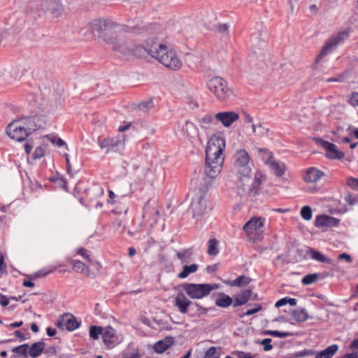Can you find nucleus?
Wrapping results in <instances>:
<instances>
[{"label":"nucleus","instance_id":"f257e3e1","mask_svg":"<svg viewBox=\"0 0 358 358\" xmlns=\"http://www.w3.org/2000/svg\"><path fill=\"white\" fill-rule=\"evenodd\" d=\"M157 29L151 24L133 27L131 32L139 35L144 43V50L164 66L171 70H178L182 62L175 50L169 47L156 37Z\"/></svg>","mask_w":358,"mask_h":358},{"label":"nucleus","instance_id":"f03ea898","mask_svg":"<svg viewBox=\"0 0 358 358\" xmlns=\"http://www.w3.org/2000/svg\"><path fill=\"white\" fill-rule=\"evenodd\" d=\"M42 127L36 116L11 122L6 127V132L12 139L23 141L31 134Z\"/></svg>","mask_w":358,"mask_h":358},{"label":"nucleus","instance_id":"7ed1b4c3","mask_svg":"<svg viewBox=\"0 0 358 358\" xmlns=\"http://www.w3.org/2000/svg\"><path fill=\"white\" fill-rule=\"evenodd\" d=\"M88 27L92 34L96 33L98 36L106 43L113 41V35L119 34L122 27L108 18L99 17L94 19L88 23Z\"/></svg>","mask_w":358,"mask_h":358},{"label":"nucleus","instance_id":"20e7f679","mask_svg":"<svg viewBox=\"0 0 358 358\" xmlns=\"http://www.w3.org/2000/svg\"><path fill=\"white\" fill-rule=\"evenodd\" d=\"M250 157L245 150H238L234 157V171L236 176V188L243 189L250 180L251 168L249 165Z\"/></svg>","mask_w":358,"mask_h":358},{"label":"nucleus","instance_id":"39448f33","mask_svg":"<svg viewBox=\"0 0 358 358\" xmlns=\"http://www.w3.org/2000/svg\"><path fill=\"white\" fill-rule=\"evenodd\" d=\"M264 222V218L253 217L243 225V230L248 241L256 243L262 240Z\"/></svg>","mask_w":358,"mask_h":358},{"label":"nucleus","instance_id":"423d86ee","mask_svg":"<svg viewBox=\"0 0 358 358\" xmlns=\"http://www.w3.org/2000/svg\"><path fill=\"white\" fill-rule=\"evenodd\" d=\"M209 90L220 101H225L233 95V91L228 87L227 83L222 78L215 76L208 82Z\"/></svg>","mask_w":358,"mask_h":358},{"label":"nucleus","instance_id":"0eeeda50","mask_svg":"<svg viewBox=\"0 0 358 358\" xmlns=\"http://www.w3.org/2000/svg\"><path fill=\"white\" fill-rule=\"evenodd\" d=\"M186 294L193 299H200L208 296L211 291L218 288L215 284L185 283L182 285Z\"/></svg>","mask_w":358,"mask_h":358},{"label":"nucleus","instance_id":"6e6552de","mask_svg":"<svg viewBox=\"0 0 358 358\" xmlns=\"http://www.w3.org/2000/svg\"><path fill=\"white\" fill-rule=\"evenodd\" d=\"M224 155H206L205 173L210 178H215L221 172Z\"/></svg>","mask_w":358,"mask_h":358},{"label":"nucleus","instance_id":"1a4fd4ad","mask_svg":"<svg viewBox=\"0 0 358 358\" xmlns=\"http://www.w3.org/2000/svg\"><path fill=\"white\" fill-rule=\"evenodd\" d=\"M112 45L113 51L122 55H136V50L138 47L135 46L130 40L122 38L118 34L113 35V41L108 43Z\"/></svg>","mask_w":358,"mask_h":358},{"label":"nucleus","instance_id":"9d476101","mask_svg":"<svg viewBox=\"0 0 358 358\" xmlns=\"http://www.w3.org/2000/svg\"><path fill=\"white\" fill-rule=\"evenodd\" d=\"M348 38V32L342 31L331 37L324 46L320 54L315 59L316 63H318L326 55L336 49L337 45Z\"/></svg>","mask_w":358,"mask_h":358},{"label":"nucleus","instance_id":"9b49d317","mask_svg":"<svg viewBox=\"0 0 358 358\" xmlns=\"http://www.w3.org/2000/svg\"><path fill=\"white\" fill-rule=\"evenodd\" d=\"M225 140L220 134H215L208 140L206 155H224Z\"/></svg>","mask_w":358,"mask_h":358},{"label":"nucleus","instance_id":"f8f14e48","mask_svg":"<svg viewBox=\"0 0 358 358\" xmlns=\"http://www.w3.org/2000/svg\"><path fill=\"white\" fill-rule=\"evenodd\" d=\"M101 149L106 153L122 150L125 147V136L122 134L113 138H106L99 141Z\"/></svg>","mask_w":358,"mask_h":358},{"label":"nucleus","instance_id":"ddd939ff","mask_svg":"<svg viewBox=\"0 0 358 358\" xmlns=\"http://www.w3.org/2000/svg\"><path fill=\"white\" fill-rule=\"evenodd\" d=\"M266 179L265 176L260 171H257L255 173L254 178L252 179L250 176L249 182H246L243 189L236 188L237 192L241 195L246 194H256L262 182Z\"/></svg>","mask_w":358,"mask_h":358},{"label":"nucleus","instance_id":"4468645a","mask_svg":"<svg viewBox=\"0 0 358 358\" xmlns=\"http://www.w3.org/2000/svg\"><path fill=\"white\" fill-rule=\"evenodd\" d=\"M315 143L326 150V156L329 159H340L344 157V152L340 151L337 146L320 138H315Z\"/></svg>","mask_w":358,"mask_h":358},{"label":"nucleus","instance_id":"2eb2a0df","mask_svg":"<svg viewBox=\"0 0 358 358\" xmlns=\"http://www.w3.org/2000/svg\"><path fill=\"white\" fill-rule=\"evenodd\" d=\"M215 118L217 123L228 128L239 119V114L233 110L222 111L215 113Z\"/></svg>","mask_w":358,"mask_h":358},{"label":"nucleus","instance_id":"dca6fc26","mask_svg":"<svg viewBox=\"0 0 358 358\" xmlns=\"http://www.w3.org/2000/svg\"><path fill=\"white\" fill-rule=\"evenodd\" d=\"M57 326L62 329L72 331L79 327V324L73 315L64 314L61 319L58 320Z\"/></svg>","mask_w":358,"mask_h":358},{"label":"nucleus","instance_id":"f3484780","mask_svg":"<svg viewBox=\"0 0 358 358\" xmlns=\"http://www.w3.org/2000/svg\"><path fill=\"white\" fill-rule=\"evenodd\" d=\"M206 208V201L203 196L201 194H196L192 201L189 210L193 216L200 215Z\"/></svg>","mask_w":358,"mask_h":358},{"label":"nucleus","instance_id":"a211bd4d","mask_svg":"<svg viewBox=\"0 0 358 358\" xmlns=\"http://www.w3.org/2000/svg\"><path fill=\"white\" fill-rule=\"evenodd\" d=\"M265 164L268 166L276 176L280 177L285 173L286 167L284 163L275 160L271 155H269L268 158L265 161Z\"/></svg>","mask_w":358,"mask_h":358},{"label":"nucleus","instance_id":"6ab92c4d","mask_svg":"<svg viewBox=\"0 0 358 358\" xmlns=\"http://www.w3.org/2000/svg\"><path fill=\"white\" fill-rule=\"evenodd\" d=\"M192 304L186 296L182 293H178L174 298V305L182 314H185L188 311V308Z\"/></svg>","mask_w":358,"mask_h":358},{"label":"nucleus","instance_id":"aec40b11","mask_svg":"<svg viewBox=\"0 0 358 358\" xmlns=\"http://www.w3.org/2000/svg\"><path fill=\"white\" fill-rule=\"evenodd\" d=\"M102 339L105 345L109 347L114 346L118 342V337L116 335L115 330L110 326L104 328Z\"/></svg>","mask_w":358,"mask_h":358},{"label":"nucleus","instance_id":"412c9836","mask_svg":"<svg viewBox=\"0 0 358 358\" xmlns=\"http://www.w3.org/2000/svg\"><path fill=\"white\" fill-rule=\"evenodd\" d=\"M197 122L200 128L203 129H210L217 124L215 113H207L197 119Z\"/></svg>","mask_w":358,"mask_h":358},{"label":"nucleus","instance_id":"4be33fe9","mask_svg":"<svg viewBox=\"0 0 358 358\" xmlns=\"http://www.w3.org/2000/svg\"><path fill=\"white\" fill-rule=\"evenodd\" d=\"M322 176H324L323 172L315 168H310L307 170L303 176V180L306 182H316Z\"/></svg>","mask_w":358,"mask_h":358},{"label":"nucleus","instance_id":"5701e85b","mask_svg":"<svg viewBox=\"0 0 358 358\" xmlns=\"http://www.w3.org/2000/svg\"><path fill=\"white\" fill-rule=\"evenodd\" d=\"M338 220L327 215H320L316 217V227H333L338 224Z\"/></svg>","mask_w":358,"mask_h":358},{"label":"nucleus","instance_id":"b1692460","mask_svg":"<svg viewBox=\"0 0 358 358\" xmlns=\"http://www.w3.org/2000/svg\"><path fill=\"white\" fill-rule=\"evenodd\" d=\"M182 131L190 139H194L199 136L198 128L193 122L189 121H187L182 127Z\"/></svg>","mask_w":358,"mask_h":358},{"label":"nucleus","instance_id":"393cba45","mask_svg":"<svg viewBox=\"0 0 358 358\" xmlns=\"http://www.w3.org/2000/svg\"><path fill=\"white\" fill-rule=\"evenodd\" d=\"M251 296V289H247L243 290L234 297V306L236 307L245 304L250 300Z\"/></svg>","mask_w":358,"mask_h":358},{"label":"nucleus","instance_id":"a878e982","mask_svg":"<svg viewBox=\"0 0 358 358\" xmlns=\"http://www.w3.org/2000/svg\"><path fill=\"white\" fill-rule=\"evenodd\" d=\"M291 318L297 322H303L308 318V314L305 308H299L290 313Z\"/></svg>","mask_w":358,"mask_h":358},{"label":"nucleus","instance_id":"bb28decb","mask_svg":"<svg viewBox=\"0 0 358 358\" xmlns=\"http://www.w3.org/2000/svg\"><path fill=\"white\" fill-rule=\"evenodd\" d=\"M48 10L53 17H58L62 15L63 8L59 2L55 0H50L48 3Z\"/></svg>","mask_w":358,"mask_h":358},{"label":"nucleus","instance_id":"cd10ccee","mask_svg":"<svg viewBox=\"0 0 358 358\" xmlns=\"http://www.w3.org/2000/svg\"><path fill=\"white\" fill-rule=\"evenodd\" d=\"M173 343L172 338H166L164 340L157 342L154 345V350L157 353H162Z\"/></svg>","mask_w":358,"mask_h":358},{"label":"nucleus","instance_id":"c85d7f7f","mask_svg":"<svg viewBox=\"0 0 358 358\" xmlns=\"http://www.w3.org/2000/svg\"><path fill=\"white\" fill-rule=\"evenodd\" d=\"M45 348V343L43 342H37L32 344L30 347L29 346L28 354L31 357H38L43 352Z\"/></svg>","mask_w":358,"mask_h":358},{"label":"nucleus","instance_id":"c756f323","mask_svg":"<svg viewBox=\"0 0 358 358\" xmlns=\"http://www.w3.org/2000/svg\"><path fill=\"white\" fill-rule=\"evenodd\" d=\"M338 347L337 345H331L327 347L324 350L318 352L315 357L316 358H331L337 352Z\"/></svg>","mask_w":358,"mask_h":358},{"label":"nucleus","instance_id":"7c9ffc66","mask_svg":"<svg viewBox=\"0 0 358 358\" xmlns=\"http://www.w3.org/2000/svg\"><path fill=\"white\" fill-rule=\"evenodd\" d=\"M198 270V265L192 264L191 265H185L182 267V271L178 274V278L183 279L189 276L190 274L196 272Z\"/></svg>","mask_w":358,"mask_h":358},{"label":"nucleus","instance_id":"2f4dec72","mask_svg":"<svg viewBox=\"0 0 358 358\" xmlns=\"http://www.w3.org/2000/svg\"><path fill=\"white\" fill-rule=\"evenodd\" d=\"M232 299L223 294L221 293L219 294L218 297L215 300V304L218 307L221 308H227L232 303Z\"/></svg>","mask_w":358,"mask_h":358},{"label":"nucleus","instance_id":"473e14b6","mask_svg":"<svg viewBox=\"0 0 358 358\" xmlns=\"http://www.w3.org/2000/svg\"><path fill=\"white\" fill-rule=\"evenodd\" d=\"M4 73L16 79L20 77L22 72L18 67L10 66L8 68H0V76L3 75Z\"/></svg>","mask_w":358,"mask_h":358},{"label":"nucleus","instance_id":"72a5a7b5","mask_svg":"<svg viewBox=\"0 0 358 358\" xmlns=\"http://www.w3.org/2000/svg\"><path fill=\"white\" fill-rule=\"evenodd\" d=\"M308 255L310 256V257L316 261L324 262V263H328L331 264V260L326 257L324 255H323L321 252L319 251L315 250L313 249H310L308 252Z\"/></svg>","mask_w":358,"mask_h":358},{"label":"nucleus","instance_id":"f704fd0d","mask_svg":"<svg viewBox=\"0 0 358 358\" xmlns=\"http://www.w3.org/2000/svg\"><path fill=\"white\" fill-rule=\"evenodd\" d=\"M73 269L76 272L85 273L88 276L90 275L89 267L80 261H74L73 262Z\"/></svg>","mask_w":358,"mask_h":358},{"label":"nucleus","instance_id":"c9c22d12","mask_svg":"<svg viewBox=\"0 0 358 358\" xmlns=\"http://www.w3.org/2000/svg\"><path fill=\"white\" fill-rule=\"evenodd\" d=\"M250 282V279L246 276L241 275L237 278L236 280L229 281L228 285L230 286L236 287H243L248 285Z\"/></svg>","mask_w":358,"mask_h":358},{"label":"nucleus","instance_id":"e433bc0d","mask_svg":"<svg viewBox=\"0 0 358 358\" xmlns=\"http://www.w3.org/2000/svg\"><path fill=\"white\" fill-rule=\"evenodd\" d=\"M104 328L103 329L101 327L98 326H91L90 328V336L93 340H97L99 338V336L103 334V331Z\"/></svg>","mask_w":358,"mask_h":358},{"label":"nucleus","instance_id":"4c0bfd02","mask_svg":"<svg viewBox=\"0 0 358 358\" xmlns=\"http://www.w3.org/2000/svg\"><path fill=\"white\" fill-rule=\"evenodd\" d=\"M217 241L215 239H210L208 243L207 253L209 255H216L218 253Z\"/></svg>","mask_w":358,"mask_h":358},{"label":"nucleus","instance_id":"58836bf2","mask_svg":"<svg viewBox=\"0 0 358 358\" xmlns=\"http://www.w3.org/2000/svg\"><path fill=\"white\" fill-rule=\"evenodd\" d=\"M220 348H216L215 347H210L205 353L204 358H220Z\"/></svg>","mask_w":358,"mask_h":358},{"label":"nucleus","instance_id":"ea45409f","mask_svg":"<svg viewBox=\"0 0 358 358\" xmlns=\"http://www.w3.org/2000/svg\"><path fill=\"white\" fill-rule=\"evenodd\" d=\"M46 152V146L45 145H41L37 147L34 152L33 158L34 159L42 158L45 156Z\"/></svg>","mask_w":358,"mask_h":358},{"label":"nucleus","instance_id":"a19ab883","mask_svg":"<svg viewBox=\"0 0 358 358\" xmlns=\"http://www.w3.org/2000/svg\"><path fill=\"white\" fill-rule=\"evenodd\" d=\"M301 215L305 220L309 221L312 219V209L308 206H303L301 210Z\"/></svg>","mask_w":358,"mask_h":358},{"label":"nucleus","instance_id":"79ce46f5","mask_svg":"<svg viewBox=\"0 0 358 358\" xmlns=\"http://www.w3.org/2000/svg\"><path fill=\"white\" fill-rule=\"evenodd\" d=\"M204 18L206 22L213 23L217 20V13L215 10H208L205 13Z\"/></svg>","mask_w":358,"mask_h":358},{"label":"nucleus","instance_id":"37998d69","mask_svg":"<svg viewBox=\"0 0 358 358\" xmlns=\"http://www.w3.org/2000/svg\"><path fill=\"white\" fill-rule=\"evenodd\" d=\"M268 129L264 128L262 124H252V131L254 134L262 136L267 133Z\"/></svg>","mask_w":358,"mask_h":358},{"label":"nucleus","instance_id":"c03bdc74","mask_svg":"<svg viewBox=\"0 0 358 358\" xmlns=\"http://www.w3.org/2000/svg\"><path fill=\"white\" fill-rule=\"evenodd\" d=\"M55 270V268H52V269H50V270H46V269H41L40 271H38V272L34 273L31 276V278L32 280H36L38 278H43V277H45L48 274L52 273L53 271Z\"/></svg>","mask_w":358,"mask_h":358},{"label":"nucleus","instance_id":"a18cd8bd","mask_svg":"<svg viewBox=\"0 0 358 358\" xmlns=\"http://www.w3.org/2000/svg\"><path fill=\"white\" fill-rule=\"evenodd\" d=\"M317 278H318V275L316 273L307 275L303 278L302 282L304 285H310V284H312V283L316 282Z\"/></svg>","mask_w":358,"mask_h":358},{"label":"nucleus","instance_id":"49530a36","mask_svg":"<svg viewBox=\"0 0 358 358\" xmlns=\"http://www.w3.org/2000/svg\"><path fill=\"white\" fill-rule=\"evenodd\" d=\"M28 349H29V345L28 344H24L17 347H15L13 349V352L17 354H20L23 356H27L28 354Z\"/></svg>","mask_w":358,"mask_h":358},{"label":"nucleus","instance_id":"de8ad7c7","mask_svg":"<svg viewBox=\"0 0 358 358\" xmlns=\"http://www.w3.org/2000/svg\"><path fill=\"white\" fill-rule=\"evenodd\" d=\"M268 334L278 338H286L292 335V334L289 332H281L278 331H269Z\"/></svg>","mask_w":358,"mask_h":358},{"label":"nucleus","instance_id":"09e8293b","mask_svg":"<svg viewBox=\"0 0 358 358\" xmlns=\"http://www.w3.org/2000/svg\"><path fill=\"white\" fill-rule=\"evenodd\" d=\"M177 257L182 262H187L190 257V253L188 250H185L182 252H178Z\"/></svg>","mask_w":358,"mask_h":358},{"label":"nucleus","instance_id":"8fccbe9b","mask_svg":"<svg viewBox=\"0 0 358 358\" xmlns=\"http://www.w3.org/2000/svg\"><path fill=\"white\" fill-rule=\"evenodd\" d=\"M238 358H254L255 355L250 352H245L243 351H235L233 352Z\"/></svg>","mask_w":358,"mask_h":358},{"label":"nucleus","instance_id":"3c124183","mask_svg":"<svg viewBox=\"0 0 358 358\" xmlns=\"http://www.w3.org/2000/svg\"><path fill=\"white\" fill-rule=\"evenodd\" d=\"M49 140L51 141L52 143L55 144L58 147H62V146H64V145L66 146L65 141H64L62 138H60L59 137H57V136L50 137V138H49Z\"/></svg>","mask_w":358,"mask_h":358},{"label":"nucleus","instance_id":"603ef678","mask_svg":"<svg viewBox=\"0 0 358 358\" xmlns=\"http://www.w3.org/2000/svg\"><path fill=\"white\" fill-rule=\"evenodd\" d=\"M78 254L84 257L87 262L90 263H92V259H90V255L87 254V250L84 248H80L77 251Z\"/></svg>","mask_w":358,"mask_h":358},{"label":"nucleus","instance_id":"864d4df0","mask_svg":"<svg viewBox=\"0 0 358 358\" xmlns=\"http://www.w3.org/2000/svg\"><path fill=\"white\" fill-rule=\"evenodd\" d=\"M347 184L348 186L353 189H358V178H350L347 180Z\"/></svg>","mask_w":358,"mask_h":358},{"label":"nucleus","instance_id":"5fc2aeb1","mask_svg":"<svg viewBox=\"0 0 358 358\" xmlns=\"http://www.w3.org/2000/svg\"><path fill=\"white\" fill-rule=\"evenodd\" d=\"M271 338H264L262 341L261 343L264 345V350L265 351H268L272 349L273 346L271 345Z\"/></svg>","mask_w":358,"mask_h":358},{"label":"nucleus","instance_id":"6e6d98bb","mask_svg":"<svg viewBox=\"0 0 358 358\" xmlns=\"http://www.w3.org/2000/svg\"><path fill=\"white\" fill-rule=\"evenodd\" d=\"M262 309L261 305H257L255 308L248 310L243 315H251L252 314H255L257 312H259Z\"/></svg>","mask_w":358,"mask_h":358},{"label":"nucleus","instance_id":"4d7b16f0","mask_svg":"<svg viewBox=\"0 0 358 358\" xmlns=\"http://www.w3.org/2000/svg\"><path fill=\"white\" fill-rule=\"evenodd\" d=\"M350 103L352 106H358V93L357 92H353L350 97Z\"/></svg>","mask_w":358,"mask_h":358},{"label":"nucleus","instance_id":"13d9d810","mask_svg":"<svg viewBox=\"0 0 358 358\" xmlns=\"http://www.w3.org/2000/svg\"><path fill=\"white\" fill-rule=\"evenodd\" d=\"M9 300H10V298H7L5 295L3 294H0V304L5 307V306H7L8 304H9Z\"/></svg>","mask_w":358,"mask_h":358},{"label":"nucleus","instance_id":"bf43d9fd","mask_svg":"<svg viewBox=\"0 0 358 358\" xmlns=\"http://www.w3.org/2000/svg\"><path fill=\"white\" fill-rule=\"evenodd\" d=\"M6 271V266L4 264L3 256L0 253V272L5 273Z\"/></svg>","mask_w":358,"mask_h":358},{"label":"nucleus","instance_id":"052dcab7","mask_svg":"<svg viewBox=\"0 0 358 358\" xmlns=\"http://www.w3.org/2000/svg\"><path fill=\"white\" fill-rule=\"evenodd\" d=\"M339 259H345L348 262L351 263L352 259L350 255L346 253H342L338 255Z\"/></svg>","mask_w":358,"mask_h":358},{"label":"nucleus","instance_id":"680f3d73","mask_svg":"<svg viewBox=\"0 0 358 358\" xmlns=\"http://www.w3.org/2000/svg\"><path fill=\"white\" fill-rule=\"evenodd\" d=\"M287 303V297H285V298H282L280 300H278L276 303H275V306L276 307H281L282 306H285Z\"/></svg>","mask_w":358,"mask_h":358},{"label":"nucleus","instance_id":"e2e57ef3","mask_svg":"<svg viewBox=\"0 0 358 358\" xmlns=\"http://www.w3.org/2000/svg\"><path fill=\"white\" fill-rule=\"evenodd\" d=\"M46 332L49 336H53L56 334L57 331L55 329H52L51 327H48L46 329Z\"/></svg>","mask_w":358,"mask_h":358},{"label":"nucleus","instance_id":"0e129e2a","mask_svg":"<svg viewBox=\"0 0 358 358\" xmlns=\"http://www.w3.org/2000/svg\"><path fill=\"white\" fill-rule=\"evenodd\" d=\"M24 148L26 153L27 155H29L31 152L33 146H32V145L27 143L24 144Z\"/></svg>","mask_w":358,"mask_h":358},{"label":"nucleus","instance_id":"69168bd1","mask_svg":"<svg viewBox=\"0 0 358 358\" xmlns=\"http://www.w3.org/2000/svg\"><path fill=\"white\" fill-rule=\"evenodd\" d=\"M150 106H152V101H148V102H145V103H142L141 105H140V108L141 110H144L145 108H150Z\"/></svg>","mask_w":358,"mask_h":358},{"label":"nucleus","instance_id":"338daca9","mask_svg":"<svg viewBox=\"0 0 358 358\" xmlns=\"http://www.w3.org/2000/svg\"><path fill=\"white\" fill-rule=\"evenodd\" d=\"M219 30L221 32H227L228 30V26L226 24L219 25Z\"/></svg>","mask_w":358,"mask_h":358},{"label":"nucleus","instance_id":"774afa93","mask_svg":"<svg viewBox=\"0 0 358 358\" xmlns=\"http://www.w3.org/2000/svg\"><path fill=\"white\" fill-rule=\"evenodd\" d=\"M357 355L355 353L347 354L343 358H357Z\"/></svg>","mask_w":358,"mask_h":358}]
</instances>
